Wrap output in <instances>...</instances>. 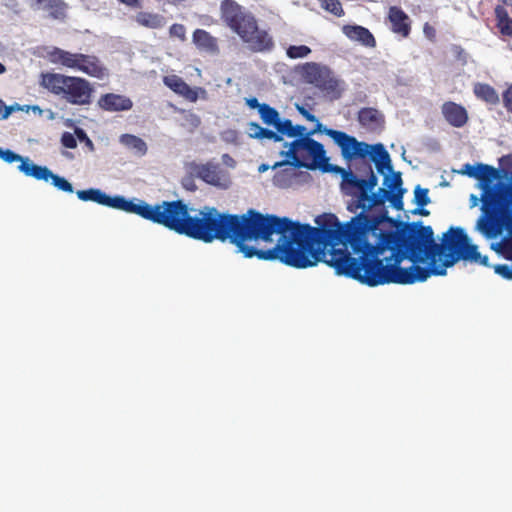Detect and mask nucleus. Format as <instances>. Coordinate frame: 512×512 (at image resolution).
Listing matches in <instances>:
<instances>
[{"label":"nucleus","instance_id":"obj_1","mask_svg":"<svg viewBox=\"0 0 512 512\" xmlns=\"http://www.w3.org/2000/svg\"><path fill=\"white\" fill-rule=\"evenodd\" d=\"M316 227L286 217L261 214L257 258L299 269L324 262L344 275L368 286L388 283L411 285L431 276H444L459 260L489 266L478 246L460 227L443 236L450 253L434 240L430 226H422L406 240L399 232H383L369 224L360 213L347 222L335 214L315 217Z\"/></svg>","mask_w":512,"mask_h":512},{"label":"nucleus","instance_id":"obj_2","mask_svg":"<svg viewBox=\"0 0 512 512\" xmlns=\"http://www.w3.org/2000/svg\"><path fill=\"white\" fill-rule=\"evenodd\" d=\"M76 195L84 202L136 214L146 220L161 224L179 234L212 242L215 239L230 240L237 252L246 258L257 257L259 222L261 214L249 210L241 216L220 214L213 207L196 210L183 201H163L156 205L121 195L110 196L98 188L78 190Z\"/></svg>","mask_w":512,"mask_h":512},{"label":"nucleus","instance_id":"obj_3","mask_svg":"<svg viewBox=\"0 0 512 512\" xmlns=\"http://www.w3.org/2000/svg\"><path fill=\"white\" fill-rule=\"evenodd\" d=\"M294 106L299 114L307 121L314 123L315 127L310 132L306 131L304 136L295 137L296 139L290 143L286 142L280 151L282 160L276 162L271 168L291 166L293 168H306L310 170L317 168L327 170L328 157L326 156L324 146L311 138L312 135L318 133L329 136L341 149L343 158L361 156L366 152L364 150L366 149L365 142L358 141L355 137L343 131L325 127L304 105L295 103Z\"/></svg>","mask_w":512,"mask_h":512},{"label":"nucleus","instance_id":"obj_4","mask_svg":"<svg viewBox=\"0 0 512 512\" xmlns=\"http://www.w3.org/2000/svg\"><path fill=\"white\" fill-rule=\"evenodd\" d=\"M222 20L235 32L247 47L256 52L272 49L273 40L265 30H260L252 14L236 2L225 0L221 4Z\"/></svg>","mask_w":512,"mask_h":512},{"label":"nucleus","instance_id":"obj_5","mask_svg":"<svg viewBox=\"0 0 512 512\" xmlns=\"http://www.w3.org/2000/svg\"><path fill=\"white\" fill-rule=\"evenodd\" d=\"M40 85L67 103L79 106L90 104L94 92L88 80L54 72L42 73Z\"/></svg>","mask_w":512,"mask_h":512},{"label":"nucleus","instance_id":"obj_6","mask_svg":"<svg viewBox=\"0 0 512 512\" xmlns=\"http://www.w3.org/2000/svg\"><path fill=\"white\" fill-rule=\"evenodd\" d=\"M342 174L341 190L349 196L354 197L355 203L348 206L351 212H355L361 208L363 210L371 209L383 201L374 192L377 186V178L374 174L368 180L359 179L352 172L345 171L342 168L338 169Z\"/></svg>","mask_w":512,"mask_h":512},{"label":"nucleus","instance_id":"obj_7","mask_svg":"<svg viewBox=\"0 0 512 512\" xmlns=\"http://www.w3.org/2000/svg\"><path fill=\"white\" fill-rule=\"evenodd\" d=\"M366 145V152L361 156L352 158H345L346 160H354L358 158H365L369 156L375 163L379 173L384 175L383 186L385 189H379L380 192L390 193L393 198L397 199L401 204V199L404 193L402 188V178L399 172H395L391 165V159L383 144L378 143L374 145Z\"/></svg>","mask_w":512,"mask_h":512},{"label":"nucleus","instance_id":"obj_8","mask_svg":"<svg viewBox=\"0 0 512 512\" xmlns=\"http://www.w3.org/2000/svg\"><path fill=\"white\" fill-rule=\"evenodd\" d=\"M0 159L7 164L19 163L18 170L27 177L51 183L55 188L66 193H73L72 184L48 167L35 164L29 157L21 156L10 149L0 148Z\"/></svg>","mask_w":512,"mask_h":512},{"label":"nucleus","instance_id":"obj_9","mask_svg":"<svg viewBox=\"0 0 512 512\" xmlns=\"http://www.w3.org/2000/svg\"><path fill=\"white\" fill-rule=\"evenodd\" d=\"M46 57L52 64L79 71L91 77L104 79L108 75L107 69L95 56L51 47L46 50Z\"/></svg>","mask_w":512,"mask_h":512},{"label":"nucleus","instance_id":"obj_10","mask_svg":"<svg viewBox=\"0 0 512 512\" xmlns=\"http://www.w3.org/2000/svg\"><path fill=\"white\" fill-rule=\"evenodd\" d=\"M187 172L195 177L200 178L206 184L217 187L219 189H228L231 186L230 174L221 169L214 162H190L186 165Z\"/></svg>","mask_w":512,"mask_h":512},{"label":"nucleus","instance_id":"obj_11","mask_svg":"<svg viewBox=\"0 0 512 512\" xmlns=\"http://www.w3.org/2000/svg\"><path fill=\"white\" fill-rule=\"evenodd\" d=\"M259 115L266 125L273 126L281 135L300 137L306 134L305 126L294 125L291 120L281 118L278 111L268 104L262 103Z\"/></svg>","mask_w":512,"mask_h":512},{"label":"nucleus","instance_id":"obj_12","mask_svg":"<svg viewBox=\"0 0 512 512\" xmlns=\"http://www.w3.org/2000/svg\"><path fill=\"white\" fill-rule=\"evenodd\" d=\"M164 84L172 91L184 97L190 102H196L198 99L207 100L208 94L204 88L190 87L177 75H168L163 79Z\"/></svg>","mask_w":512,"mask_h":512},{"label":"nucleus","instance_id":"obj_13","mask_svg":"<svg viewBox=\"0 0 512 512\" xmlns=\"http://www.w3.org/2000/svg\"><path fill=\"white\" fill-rule=\"evenodd\" d=\"M502 179L500 171L492 166L484 164L477 180V188L481 190V199L488 201L493 197L498 184Z\"/></svg>","mask_w":512,"mask_h":512},{"label":"nucleus","instance_id":"obj_14","mask_svg":"<svg viewBox=\"0 0 512 512\" xmlns=\"http://www.w3.org/2000/svg\"><path fill=\"white\" fill-rule=\"evenodd\" d=\"M342 33L351 41L358 42L363 46L373 48L376 45L371 32L360 25H344L341 28Z\"/></svg>","mask_w":512,"mask_h":512},{"label":"nucleus","instance_id":"obj_15","mask_svg":"<svg viewBox=\"0 0 512 512\" xmlns=\"http://www.w3.org/2000/svg\"><path fill=\"white\" fill-rule=\"evenodd\" d=\"M98 105L106 111H126L132 108V101L126 96L108 93L99 98Z\"/></svg>","mask_w":512,"mask_h":512},{"label":"nucleus","instance_id":"obj_16","mask_svg":"<svg viewBox=\"0 0 512 512\" xmlns=\"http://www.w3.org/2000/svg\"><path fill=\"white\" fill-rule=\"evenodd\" d=\"M442 114L446 121L455 127L463 126L468 120L465 108L454 102L444 103L442 106Z\"/></svg>","mask_w":512,"mask_h":512},{"label":"nucleus","instance_id":"obj_17","mask_svg":"<svg viewBox=\"0 0 512 512\" xmlns=\"http://www.w3.org/2000/svg\"><path fill=\"white\" fill-rule=\"evenodd\" d=\"M29 5L33 10H41L53 18L65 16L66 4L62 0H30Z\"/></svg>","mask_w":512,"mask_h":512},{"label":"nucleus","instance_id":"obj_18","mask_svg":"<svg viewBox=\"0 0 512 512\" xmlns=\"http://www.w3.org/2000/svg\"><path fill=\"white\" fill-rule=\"evenodd\" d=\"M389 21L391 23V29L394 33L407 37L410 33V22L409 17L401 9L397 7H391L389 9Z\"/></svg>","mask_w":512,"mask_h":512},{"label":"nucleus","instance_id":"obj_19","mask_svg":"<svg viewBox=\"0 0 512 512\" xmlns=\"http://www.w3.org/2000/svg\"><path fill=\"white\" fill-rule=\"evenodd\" d=\"M328 68L317 63H305L299 67L301 77L308 83L318 87L323 77L327 75Z\"/></svg>","mask_w":512,"mask_h":512},{"label":"nucleus","instance_id":"obj_20","mask_svg":"<svg viewBox=\"0 0 512 512\" xmlns=\"http://www.w3.org/2000/svg\"><path fill=\"white\" fill-rule=\"evenodd\" d=\"M358 120L362 126L369 130H376L381 127L383 117L381 113L373 108H364L358 114Z\"/></svg>","mask_w":512,"mask_h":512},{"label":"nucleus","instance_id":"obj_21","mask_svg":"<svg viewBox=\"0 0 512 512\" xmlns=\"http://www.w3.org/2000/svg\"><path fill=\"white\" fill-rule=\"evenodd\" d=\"M119 142L136 156H144L147 153V144L143 139L132 134H123Z\"/></svg>","mask_w":512,"mask_h":512},{"label":"nucleus","instance_id":"obj_22","mask_svg":"<svg viewBox=\"0 0 512 512\" xmlns=\"http://www.w3.org/2000/svg\"><path fill=\"white\" fill-rule=\"evenodd\" d=\"M318 88H320L331 99L338 98L343 91L342 83L333 76L330 70H328L327 75L323 77Z\"/></svg>","mask_w":512,"mask_h":512},{"label":"nucleus","instance_id":"obj_23","mask_svg":"<svg viewBox=\"0 0 512 512\" xmlns=\"http://www.w3.org/2000/svg\"><path fill=\"white\" fill-rule=\"evenodd\" d=\"M193 43L201 51L208 53H214L217 51L216 39L205 30L197 29L193 33Z\"/></svg>","mask_w":512,"mask_h":512},{"label":"nucleus","instance_id":"obj_24","mask_svg":"<svg viewBox=\"0 0 512 512\" xmlns=\"http://www.w3.org/2000/svg\"><path fill=\"white\" fill-rule=\"evenodd\" d=\"M247 134L255 139H270L276 142L282 140V136L268 129L263 128L258 123L251 122L247 126Z\"/></svg>","mask_w":512,"mask_h":512},{"label":"nucleus","instance_id":"obj_25","mask_svg":"<svg viewBox=\"0 0 512 512\" xmlns=\"http://www.w3.org/2000/svg\"><path fill=\"white\" fill-rule=\"evenodd\" d=\"M473 90L477 98L485 101L488 104H496L499 102L498 93L488 84L476 83Z\"/></svg>","mask_w":512,"mask_h":512},{"label":"nucleus","instance_id":"obj_26","mask_svg":"<svg viewBox=\"0 0 512 512\" xmlns=\"http://www.w3.org/2000/svg\"><path fill=\"white\" fill-rule=\"evenodd\" d=\"M495 15L497 19V27L501 34L512 36V19L509 18L507 11L503 7L498 6L495 9Z\"/></svg>","mask_w":512,"mask_h":512},{"label":"nucleus","instance_id":"obj_27","mask_svg":"<svg viewBox=\"0 0 512 512\" xmlns=\"http://www.w3.org/2000/svg\"><path fill=\"white\" fill-rule=\"evenodd\" d=\"M136 21L142 26L148 28H159L165 24V20L158 14H152L148 12H141L136 16Z\"/></svg>","mask_w":512,"mask_h":512},{"label":"nucleus","instance_id":"obj_28","mask_svg":"<svg viewBox=\"0 0 512 512\" xmlns=\"http://www.w3.org/2000/svg\"><path fill=\"white\" fill-rule=\"evenodd\" d=\"M320 6L327 12L341 17L344 15V10L339 0H318Z\"/></svg>","mask_w":512,"mask_h":512},{"label":"nucleus","instance_id":"obj_29","mask_svg":"<svg viewBox=\"0 0 512 512\" xmlns=\"http://www.w3.org/2000/svg\"><path fill=\"white\" fill-rule=\"evenodd\" d=\"M311 53L306 45H292L287 48L286 55L291 59L305 58Z\"/></svg>","mask_w":512,"mask_h":512},{"label":"nucleus","instance_id":"obj_30","mask_svg":"<svg viewBox=\"0 0 512 512\" xmlns=\"http://www.w3.org/2000/svg\"><path fill=\"white\" fill-rule=\"evenodd\" d=\"M414 202L417 206L424 207L430 203L429 191L419 185L414 189Z\"/></svg>","mask_w":512,"mask_h":512},{"label":"nucleus","instance_id":"obj_31","mask_svg":"<svg viewBox=\"0 0 512 512\" xmlns=\"http://www.w3.org/2000/svg\"><path fill=\"white\" fill-rule=\"evenodd\" d=\"M483 165L484 164H481V163L476 164V165L465 164V165H463V167L459 171V173L463 174V175H467L471 178L477 179Z\"/></svg>","mask_w":512,"mask_h":512},{"label":"nucleus","instance_id":"obj_32","mask_svg":"<svg viewBox=\"0 0 512 512\" xmlns=\"http://www.w3.org/2000/svg\"><path fill=\"white\" fill-rule=\"evenodd\" d=\"M289 175L288 170H284L282 172H278L273 179V182L276 186L285 188L288 187L291 183L287 176Z\"/></svg>","mask_w":512,"mask_h":512},{"label":"nucleus","instance_id":"obj_33","mask_svg":"<svg viewBox=\"0 0 512 512\" xmlns=\"http://www.w3.org/2000/svg\"><path fill=\"white\" fill-rule=\"evenodd\" d=\"M494 271L504 279L512 280V265H495Z\"/></svg>","mask_w":512,"mask_h":512},{"label":"nucleus","instance_id":"obj_34","mask_svg":"<svg viewBox=\"0 0 512 512\" xmlns=\"http://www.w3.org/2000/svg\"><path fill=\"white\" fill-rule=\"evenodd\" d=\"M170 36L176 37L181 41L186 39L185 27L181 24H174L170 27Z\"/></svg>","mask_w":512,"mask_h":512},{"label":"nucleus","instance_id":"obj_35","mask_svg":"<svg viewBox=\"0 0 512 512\" xmlns=\"http://www.w3.org/2000/svg\"><path fill=\"white\" fill-rule=\"evenodd\" d=\"M61 142L66 148H75L77 146L76 138L73 134L66 132L62 135Z\"/></svg>","mask_w":512,"mask_h":512},{"label":"nucleus","instance_id":"obj_36","mask_svg":"<svg viewBox=\"0 0 512 512\" xmlns=\"http://www.w3.org/2000/svg\"><path fill=\"white\" fill-rule=\"evenodd\" d=\"M75 134L80 141H84L90 151L94 150L93 142L82 129H76Z\"/></svg>","mask_w":512,"mask_h":512},{"label":"nucleus","instance_id":"obj_37","mask_svg":"<svg viewBox=\"0 0 512 512\" xmlns=\"http://www.w3.org/2000/svg\"><path fill=\"white\" fill-rule=\"evenodd\" d=\"M221 137L226 142L234 143L238 139V134L235 130L228 129L222 132Z\"/></svg>","mask_w":512,"mask_h":512},{"label":"nucleus","instance_id":"obj_38","mask_svg":"<svg viewBox=\"0 0 512 512\" xmlns=\"http://www.w3.org/2000/svg\"><path fill=\"white\" fill-rule=\"evenodd\" d=\"M503 101L507 110L512 113V85L504 93Z\"/></svg>","mask_w":512,"mask_h":512},{"label":"nucleus","instance_id":"obj_39","mask_svg":"<svg viewBox=\"0 0 512 512\" xmlns=\"http://www.w3.org/2000/svg\"><path fill=\"white\" fill-rule=\"evenodd\" d=\"M221 160L222 163L228 168L233 169L236 167V161L229 154H223Z\"/></svg>","mask_w":512,"mask_h":512},{"label":"nucleus","instance_id":"obj_40","mask_svg":"<svg viewBox=\"0 0 512 512\" xmlns=\"http://www.w3.org/2000/svg\"><path fill=\"white\" fill-rule=\"evenodd\" d=\"M423 32H424L425 36H426L428 39H430V40L434 39L435 34H436V33H435V29H434L430 24H428V23H426V24L424 25V27H423Z\"/></svg>","mask_w":512,"mask_h":512},{"label":"nucleus","instance_id":"obj_41","mask_svg":"<svg viewBox=\"0 0 512 512\" xmlns=\"http://www.w3.org/2000/svg\"><path fill=\"white\" fill-rule=\"evenodd\" d=\"M246 104L252 108V109H257L258 112L260 111V107H261V103L258 102L257 98L255 97H251V98H246Z\"/></svg>","mask_w":512,"mask_h":512},{"label":"nucleus","instance_id":"obj_42","mask_svg":"<svg viewBox=\"0 0 512 512\" xmlns=\"http://www.w3.org/2000/svg\"><path fill=\"white\" fill-rule=\"evenodd\" d=\"M478 203H479V198L476 195L472 194L470 196V206H471V208L476 207L478 205Z\"/></svg>","mask_w":512,"mask_h":512},{"label":"nucleus","instance_id":"obj_43","mask_svg":"<svg viewBox=\"0 0 512 512\" xmlns=\"http://www.w3.org/2000/svg\"><path fill=\"white\" fill-rule=\"evenodd\" d=\"M190 119H191V123L194 126H198L200 124V118L197 115L191 114Z\"/></svg>","mask_w":512,"mask_h":512},{"label":"nucleus","instance_id":"obj_44","mask_svg":"<svg viewBox=\"0 0 512 512\" xmlns=\"http://www.w3.org/2000/svg\"><path fill=\"white\" fill-rule=\"evenodd\" d=\"M32 110L35 113L41 114L42 110L39 106H28L27 111Z\"/></svg>","mask_w":512,"mask_h":512},{"label":"nucleus","instance_id":"obj_45","mask_svg":"<svg viewBox=\"0 0 512 512\" xmlns=\"http://www.w3.org/2000/svg\"><path fill=\"white\" fill-rule=\"evenodd\" d=\"M119 1L128 6H136L137 5V0H119Z\"/></svg>","mask_w":512,"mask_h":512},{"label":"nucleus","instance_id":"obj_46","mask_svg":"<svg viewBox=\"0 0 512 512\" xmlns=\"http://www.w3.org/2000/svg\"><path fill=\"white\" fill-rule=\"evenodd\" d=\"M269 168H270V166H269V165H267V164H261V165L258 167V171H259L260 173H264V172H266Z\"/></svg>","mask_w":512,"mask_h":512},{"label":"nucleus","instance_id":"obj_47","mask_svg":"<svg viewBox=\"0 0 512 512\" xmlns=\"http://www.w3.org/2000/svg\"><path fill=\"white\" fill-rule=\"evenodd\" d=\"M12 109H13L12 107H10V108H6V110H5L4 114L2 115V118H3V119L8 118V117H9V115L11 114Z\"/></svg>","mask_w":512,"mask_h":512},{"label":"nucleus","instance_id":"obj_48","mask_svg":"<svg viewBox=\"0 0 512 512\" xmlns=\"http://www.w3.org/2000/svg\"><path fill=\"white\" fill-rule=\"evenodd\" d=\"M5 71V66L2 63H0V74H3Z\"/></svg>","mask_w":512,"mask_h":512},{"label":"nucleus","instance_id":"obj_49","mask_svg":"<svg viewBox=\"0 0 512 512\" xmlns=\"http://www.w3.org/2000/svg\"><path fill=\"white\" fill-rule=\"evenodd\" d=\"M49 118H50V119H53V118H54V113H53V112H50Z\"/></svg>","mask_w":512,"mask_h":512},{"label":"nucleus","instance_id":"obj_50","mask_svg":"<svg viewBox=\"0 0 512 512\" xmlns=\"http://www.w3.org/2000/svg\"><path fill=\"white\" fill-rule=\"evenodd\" d=\"M2 107H3V103H2V101L0 100V112L2 111Z\"/></svg>","mask_w":512,"mask_h":512},{"label":"nucleus","instance_id":"obj_51","mask_svg":"<svg viewBox=\"0 0 512 512\" xmlns=\"http://www.w3.org/2000/svg\"><path fill=\"white\" fill-rule=\"evenodd\" d=\"M421 214H423V215H427V214H428V212H427V211H422V212H421Z\"/></svg>","mask_w":512,"mask_h":512}]
</instances>
